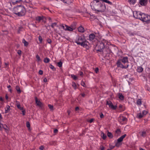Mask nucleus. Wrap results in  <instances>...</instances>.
<instances>
[{
  "mask_svg": "<svg viewBox=\"0 0 150 150\" xmlns=\"http://www.w3.org/2000/svg\"><path fill=\"white\" fill-rule=\"evenodd\" d=\"M120 129H117V130L116 131V132L118 134H119L120 133Z\"/></svg>",
  "mask_w": 150,
  "mask_h": 150,
  "instance_id": "46",
  "label": "nucleus"
},
{
  "mask_svg": "<svg viewBox=\"0 0 150 150\" xmlns=\"http://www.w3.org/2000/svg\"><path fill=\"white\" fill-rule=\"evenodd\" d=\"M16 89L19 93H20L21 92V91L20 88L18 86H16Z\"/></svg>",
  "mask_w": 150,
  "mask_h": 150,
  "instance_id": "28",
  "label": "nucleus"
},
{
  "mask_svg": "<svg viewBox=\"0 0 150 150\" xmlns=\"http://www.w3.org/2000/svg\"><path fill=\"white\" fill-rule=\"evenodd\" d=\"M11 88V86L10 85H8L7 86V88H8V91L10 92H12V90L10 88Z\"/></svg>",
  "mask_w": 150,
  "mask_h": 150,
  "instance_id": "43",
  "label": "nucleus"
},
{
  "mask_svg": "<svg viewBox=\"0 0 150 150\" xmlns=\"http://www.w3.org/2000/svg\"><path fill=\"white\" fill-rule=\"evenodd\" d=\"M93 119H91L89 121L91 123L93 122Z\"/></svg>",
  "mask_w": 150,
  "mask_h": 150,
  "instance_id": "63",
  "label": "nucleus"
},
{
  "mask_svg": "<svg viewBox=\"0 0 150 150\" xmlns=\"http://www.w3.org/2000/svg\"><path fill=\"white\" fill-rule=\"evenodd\" d=\"M127 1L130 4H134L136 3L137 0H127Z\"/></svg>",
  "mask_w": 150,
  "mask_h": 150,
  "instance_id": "17",
  "label": "nucleus"
},
{
  "mask_svg": "<svg viewBox=\"0 0 150 150\" xmlns=\"http://www.w3.org/2000/svg\"><path fill=\"white\" fill-rule=\"evenodd\" d=\"M114 147V146H112V145L110 146V148L111 149H113Z\"/></svg>",
  "mask_w": 150,
  "mask_h": 150,
  "instance_id": "60",
  "label": "nucleus"
},
{
  "mask_svg": "<svg viewBox=\"0 0 150 150\" xmlns=\"http://www.w3.org/2000/svg\"><path fill=\"white\" fill-rule=\"evenodd\" d=\"M48 107L50 110H53V107L52 105H49Z\"/></svg>",
  "mask_w": 150,
  "mask_h": 150,
  "instance_id": "41",
  "label": "nucleus"
},
{
  "mask_svg": "<svg viewBox=\"0 0 150 150\" xmlns=\"http://www.w3.org/2000/svg\"><path fill=\"white\" fill-rule=\"evenodd\" d=\"M58 66V67H60L62 66V63L61 62H60L57 63Z\"/></svg>",
  "mask_w": 150,
  "mask_h": 150,
  "instance_id": "38",
  "label": "nucleus"
},
{
  "mask_svg": "<svg viewBox=\"0 0 150 150\" xmlns=\"http://www.w3.org/2000/svg\"><path fill=\"white\" fill-rule=\"evenodd\" d=\"M9 65V63H5V65L6 67H7Z\"/></svg>",
  "mask_w": 150,
  "mask_h": 150,
  "instance_id": "54",
  "label": "nucleus"
},
{
  "mask_svg": "<svg viewBox=\"0 0 150 150\" xmlns=\"http://www.w3.org/2000/svg\"><path fill=\"white\" fill-rule=\"evenodd\" d=\"M43 17H41L40 16H38L36 18V20L38 21H40V20L42 19Z\"/></svg>",
  "mask_w": 150,
  "mask_h": 150,
  "instance_id": "33",
  "label": "nucleus"
},
{
  "mask_svg": "<svg viewBox=\"0 0 150 150\" xmlns=\"http://www.w3.org/2000/svg\"><path fill=\"white\" fill-rule=\"evenodd\" d=\"M0 128H3L7 132L8 131V128L6 125H3L2 124H0Z\"/></svg>",
  "mask_w": 150,
  "mask_h": 150,
  "instance_id": "9",
  "label": "nucleus"
},
{
  "mask_svg": "<svg viewBox=\"0 0 150 150\" xmlns=\"http://www.w3.org/2000/svg\"><path fill=\"white\" fill-rule=\"evenodd\" d=\"M61 28H63L65 30H67V25L65 24H62L60 26Z\"/></svg>",
  "mask_w": 150,
  "mask_h": 150,
  "instance_id": "15",
  "label": "nucleus"
},
{
  "mask_svg": "<svg viewBox=\"0 0 150 150\" xmlns=\"http://www.w3.org/2000/svg\"><path fill=\"white\" fill-rule=\"evenodd\" d=\"M38 39L40 43H42V39L41 37L40 36H39L38 37Z\"/></svg>",
  "mask_w": 150,
  "mask_h": 150,
  "instance_id": "42",
  "label": "nucleus"
},
{
  "mask_svg": "<svg viewBox=\"0 0 150 150\" xmlns=\"http://www.w3.org/2000/svg\"><path fill=\"white\" fill-rule=\"evenodd\" d=\"M92 5L98 9V11L103 12L105 11L106 7L104 4L101 3L98 0H94L92 2Z\"/></svg>",
  "mask_w": 150,
  "mask_h": 150,
  "instance_id": "1",
  "label": "nucleus"
},
{
  "mask_svg": "<svg viewBox=\"0 0 150 150\" xmlns=\"http://www.w3.org/2000/svg\"><path fill=\"white\" fill-rule=\"evenodd\" d=\"M72 86L73 87V88L75 89H76V85L75 82H72Z\"/></svg>",
  "mask_w": 150,
  "mask_h": 150,
  "instance_id": "37",
  "label": "nucleus"
},
{
  "mask_svg": "<svg viewBox=\"0 0 150 150\" xmlns=\"http://www.w3.org/2000/svg\"><path fill=\"white\" fill-rule=\"evenodd\" d=\"M104 117V115H103L102 114V113H101L100 115V117L101 118H103V117Z\"/></svg>",
  "mask_w": 150,
  "mask_h": 150,
  "instance_id": "59",
  "label": "nucleus"
},
{
  "mask_svg": "<svg viewBox=\"0 0 150 150\" xmlns=\"http://www.w3.org/2000/svg\"><path fill=\"white\" fill-rule=\"evenodd\" d=\"M47 42L50 44L52 42L51 40L50 39H48L47 40Z\"/></svg>",
  "mask_w": 150,
  "mask_h": 150,
  "instance_id": "47",
  "label": "nucleus"
},
{
  "mask_svg": "<svg viewBox=\"0 0 150 150\" xmlns=\"http://www.w3.org/2000/svg\"><path fill=\"white\" fill-rule=\"evenodd\" d=\"M142 115L143 116L146 115L147 113V112L146 110H144L142 112Z\"/></svg>",
  "mask_w": 150,
  "mask_h": 150,
  "instance_id": "35",
  "label": "nucleus"
},
{
  "mask_svg": "<svg viewBox=\"0 0 150 150\" xmlns=\"http://www.w3.org/2000/svg\"><path fill=\"white\" fill-rule=\"evenodd\" d=\"M150 70V69L149 68H148L146 69V71H147L148 72V73L150 74V71L149 72V71Z\"/></svg>",
  "mask_w": 150,
  "mask_h": 150,
  "instance_id": "50",
  "label": "nucleus"
},
{
  "mask_svg": "<svg viewBox=\"0 0 150 150\" xmlns=\"http://www.w3.org/2000/svg\"><path fill=\"white\" fill-rule=\"evenodd\" d=\"M79 74L81 76H82L83 75V73L82 72H81V71H80V72H79Z\"/></svg>",
  "mask_w": 150,
  "mask_h": 150,
  "instance_id": "62",
  "label": "nucleus"
},
{
  "mask_svg": "<svg viewBox=\"0 0 150 150\" xmlns=\"http://www.w3.org/2000/svg\"><path fill=\"white\" fill-rule=\"evenodd\" d=\"M22 114L23 115H24L25 114V109H23V110H22Z\"/></svg>",
  "mask_w": 150,
  "mask_h": 150,
  "instance_id": "45",
  "label": "nucleus"
},
{
  "mask_svg": "<svg viewBox=\"0 0 150 150\" xmlns=\"http://www.w3.org/2000/svg\"><path fill=\"white\" fill-rule=\"evenodd\" d=\"M95 71L96 73H97L98 71V68H96L95 69Z\"/></svg>",
  "mask_w": 150,
  "mask_h": 150,
  "instance_id": "55",
  "label": "nucleus"
},
{
  "mask_svg": "<svg viewBox=\"0 0 150 150\" xmlns=\"http://www.w3.org/2000/svg\"><path fill=\"white\" fill-rule=\"evenodd\" d=\"M16 102L17 103V104H16V105L17 107L20 110H23V107H21V106L20 104L18 102L16 101Z\"/></svg>",
  "mask_w": 150,
  "mask_h": 150,
  "instance_id": "16",
  "label": "nucleus"
},
{
  "mask_svg": "<svg viewBox=\"0 0 150 150\" xmlns=\"http://www.w3.org/2000/svg\"><path fill=\"white\" fill-rule=\"evenodd\" d=\"M140 20L143 22L148 23L150 21V16L147 14L142 13Z\"/></svg>",
  "mask_w": 150,
  "mask_h": 150,
  "instance_id": "4",
  "label": "nucleus"
},
{
  "mask_svg": "<svg viewBox=\"0 0 150 150\" xmlns=\"http://www.w3.org/2000/svg\"><path fill=\"white\" fill-rule=\"evenodd\" d=\"M78 30L80 32H83L84 31V28L81 26H80L78 28Z\"/></svg>",
  "mask_w": 150,
  "mask_h": 150,
  "instance_id": "19",
  "label": "nucleus"
},
{
  "mask_svg": "<svg viewBox=\"0 0 150 150\" xmlns=\"http://www.w3.org/2000/svg\"><path fill=\"white\" fill-rule=\"evenodd\" d=\"M143 117L142 113H140L137 115V117L139 118H141Z\"/></svg>",
  "mask_w": 150,
  "mask_h": 150,
  "instance_id": "27",
  "label": "nucleus"
},
{
  "mask_svg": "<svg viewBox=\"0 0 150 150\" xmlns=\"http://www.w3.org/2000/svg\"><path fill=\"white\" fill-rule=\"evenodd\" d=\"M63 1L64 3L69 4L72 2L73 0H63Z\"/></svg>",
  "mask_w": 150,
  "mask_h": 150,
  "instance_id": "20",
  "label": "nucleus"
},
{
  "mask_svg": "<svg viewBox=\"0 0 150 150\" xmlns=\"http://www.w3.org/2000/svg\"><path fill=\"white\" fill-rule=\"evenodd\" d=\"M43 81L45 82H46L47 81V79L46 78H44L43 79Z\"/></svg>",
  "mask_w": 150,
  "mask_h": 150,
  "instance_id": "53",
  "label": "nucleus"
},
{
  "mask_svg": "<svg viewBox=\"0 0 150 150\" xmlns=\"http://www.w3.org/2000/svg\"><path fill=\"white\" fill-rule=\"evenodd\" d=\"M145 134V132H142L141 135L142 136H144Z\"/></svg>",
  "mask_w": 150,
  "mask_h": 150,
  "instance_id": "52",
  "label": "nucleus"
},
{
  "mask_svg": "<svg viewBox=\"0 0 150 150\" xmlns=\"http://www.w3.org/2000/svg\"><path fill=\"white\" fill-rule=\"evenodd\" d=\"M37 61L38 62L41 61V59L38 54H37L36 56Z\"/></svg>",
  "mask_w": 150,
  "mask_h": 150,
  "instance_id": "24",
  "label": "nucleus"
},
{
  "mask_svg": "<svg viewBox=\"0 0 150 150\" xmlns=\"http://www.w3.org/2000/svg\"><path fill=\"white\" fill-rule=\"evenodd\" d=\"M89 39L90 40H92L95 38V35L94 34H91L89 35Z\"/></svg>",
  "mask_w": 150,
  "mask_h": 150,
  "instance_id": "21",
  "label": "nucleus"
},
{
  "mask_svg": "<svg viewBox=\"0 0 150 150\" xmlns=\"http://www.w3.org/2000/svg\"><path fill=\"white\" fill-rule=\"evenodd\" d=\"M50 68L51 69H52L53 70H54V66H53L52 65H50Z\"/></svg>",
  "mask_w": 150,
  "mask_h": 150,
  "instance_id": "51",
  "label": "nucleus"
},
{
  "mask_svg": "<svg viewBox=\"0 0 150 150\" xmlns=\"http://www.w3.org/2000/svg\"><path fill=\"white\" fill-rule=\"evenodd\" d=\"M122 144V143L119 142L117 141L115 143V146L117 147H119Z\"/></svg>",
  "mask_w": 150,
  "mask_h": 150,
  "instance_id": "26",
  "label": "nucleus"
},
{
  "mask_svg": "<svg viewBox=\"0 0 150 150\" xmlns=\"http://www.w3.org/2000/svg\"><path fill=\"white\" fill-rule=\"evenodd\" d=\"M137 104L138 105H141L142 103L141 100L140 99H138L137 101Z\"/></svg>",
  "mask_w": 150,
  "mask_h": 150,
  "instance_id": "32",
  "label": "nucleus"
},
{
  "mask_svg": "<svg viewBox=\"0 0 150 150\" xmlns=\"http://www.w3.org/2000/svg\"><path fill=\"white\" fill-rule=\"evenodd\" d=\"M39 74L40 75H42L43 74V72L41 70H40L39 72Z\"/></svg>",
  "mask_w": 150,
  "mask_h": 150,
  "instance_id": "49",
  "label": "nucleus"
},
{
  "mask_svg": "<svg viewBox=\"0 0 150 150\" xmlns=\"http://www.w3.org/2000/svg\"><path fill=\"white\" fill-rule=\"evenodd\" d=\"M0 101H3V99L1 97H0Z\"/></svg>",
  "mask_w": 150,
  "mask_h": 150,
  "instance_id": "64",
  "label": "nucleus"
},
{
  "mask_svg": "<svg viewBox=\"0 0 150 150\" xmlns=\"http://www.w3.org/2000/svg\"><path fill=\"white\" fill-rule=\"evenodd\" d=\"M26 126L28 128V129H30V124L29 122H26Z\"/></svg>",
  "mask_w": 150,
  "mask_h": 150,
  "instance_id": "36",
  "label": "nucleus"
},
{
  "mask_svg": "<svg viewBox=\"0 0 150 150\" xmlns=\"http://www.w3.org/2000/svg\"><path fill=\"white\" fill-rule=\"evenodd\" d=\"M81 85L83 86L84 87H86V85L85 84V83H84L83 81H82L81 83Z\"/></svg>",
  "mask_w": 150,
  "mask_h": 150,
  "instance_id": "44",
  "label": "nucleus"
},
{
  "mask_svg": "<svg viewBox=\"0 0 150 150\" xmlns=\"http://www.w3.org/2000/svg\"><path fill=\"white\" fill-rule=\"evenodd\" d=\"M35 99L37 105L40 107H41L42 105V103L39 100H38L37 97H35Z\"/></svg>",
  "mask_w": 150,
  "mask_h": 150,
  "instance_id": "8",
  "label": "nucleus"
},
{
  "mask_svg": "<svg viewBox=\"0 0 150 150\" xmlns=\"http://www.w3.org/2000/svg\"><path fill=\"white\" fill-rule=\"evenodd\" d=\"M100 148L101 150H104V147L103 146H100Z\"/></svg>",
  "mask_w": 150,
  "mask_h": 150,
  "instance_id": "56",
  "label": "nucleus"
},
{
  "mask_svg": "<svg viewBox=\"0 0 150 150\" xmlns=\"http://www.w3.org/2000/svg\"><path fill=\"white\" fill-rule=\"evenodd\" d=\"M56 25V23H54L52 24L51 26L52 28H53L54 26Z\"/></svg>",
  "mask_w": 150,
  "mask_h": 150,
  "instance_id": "48",
  "label": "nucleus"
},
{
  "mask_svg": "<svg viewBox=\"0 0 150 150\" xmlns=\"http://www.w3.org/2000/svg\"><path fill=\"white\" fill-rule=\"evenodd\" d=\"M106 104L108 105L109 108L113 110H115L117 108V105H114L110 101H107Z\"/></svg>",
  "mask_w": 150,
  "mask_h": 150,
  "instance_id": "6",
  "label": "nucleus"
},
{
  "mask_svg": "<svg viewBox=\"0 0 150 150\" xmlns=\"http://www.w3.org/2000/svg\"><path fill=\"white\" fill-rule=\"evenodd\" d=\"M5 112L7 113L9 112L10 110V107L9 105H7L5 108Z\"/></svg>",
  "mask_w": 150,
  "mask_h": 150,
  "instance_id": "14",
  "label": "nucleus"
},
{
  "mask_svg": "<svg viewBox=\"0 0 150 150\" xmlns=\"http://www.w3.org/2000/svg\"><path fill=\"white\" fill-rule=\"evenodd\" d=\"M100 45L102 46V48L100 49H99L98 50V51L100 52H101L102 51V49L104 47V45L103 43H101L100 44Z\"/></svg>",
  "mask_w": 150,
  "mask_h": 150,
  "instance_id": "34",
  "label": "nucleus"
},
{
  "mask_svg": "<svg viewBox=\"0 0 150 150\" xmlns=\"http://www.w3.org/2000/svg\"><path fill=\"white\" fill-rule=\"evenodd\" d=\"M44 148V147L43 146H41L40 147L39 149H40L42 150Z\"/></svg>",
  "mask_w": 150,
  "mask_h": 150,
  "instance_id": "57",
  "label": "nucleus"
},
{
  "mask_svg": "<svg viewBox=\"0 0 150 150\" xmlns=\"http://www.w3.org/2000/svg\"><path fill=\"white\" fill-rule=\"evenodd\" d=\"M142 13L140 11H134L133 12L134 16L136 18L140 19L141 18Z\"/></svg>",
  "mask_w": 150,
  "mask_h": 150,
  "instance_id": "5",
  "label": "nucleus"
},
{
  "mask_svg": "<svg viewBox=\"0 0 150 150\" xmlns=\"http://www.w3.org/2000/svg\"><path fill=\"white\" fill-rule=\"evenodd\" d=\"M108 136L110 138H112L113 135L112 133L110 132H108L107 133Z\"/></svg>",
  "mask_w": 150,
  "mask_h": 150,
  "instance_id": "29",
  "label": "nucleus"
},
{
  "mask_svg": "<svg viewBox=\"0 0 150 150\" xmlns=\"http://www.w3.org/2000/svg\"><path fill=\"white\" fill-rule=\"evenodd\" d=\"M21 0H13V3L17 4L19 3Z\"/></svg>",
  "mask_w": 150,
  "mask_h": 150,
  "instance_id": "31",
  "label": "nucleus"
},
{
  "mask_svg": "<svg viewBox=\"0 0 150 150\" xmlns=\"http://www.w3.org/2000/svg\"><path fill=\"white\" fill-rule=\"evenodd\" d=\"M118 96L119 98L121 100H123L124 99V96L121 93H119L118 94Z\"/></svg>",
  "mask_w": 150,
  "mask_h": 150,
  "instance_id": "22",
  "label": "nucleus"
},
{
  "mask_svg": "<svg viewBox=\"0 0 150 150\" xmlns=\"http://www.w3.org/2000/svg\"><path fill=\"white\" fill-rule=\"evenodd\" d=\"M21 51L18 50L17 53L18 54H19V55H20L21 54Z\"/></svg>",
  "mask_w": 150,
  "mask_h": 150,
  "instance_id": "58",
  "label": "nucleus"
},
{
  "mask_svg": "<svg viewBox=\"0 0 150 150\" xmlns=\"http://www.w3.org/2000/svg\"><path fill=\"white\" fill-rule=\"evenodd\" d=\"M71 77L74 79H75V80H76L77 79V77H76V76L74 75H73V74L71 75Z\"/></svg>",
  "mask_w": 150,
  "mask_h": 150,
  "instance_id": "39",
  "label": "nucleus"
},
{
  "mask_svg": "<svg viewBox=\"0 0 150 150\" xmlns=\"http://www.w3.org/2000/svg\"><path fill=\"white\" fill-rule=\"evenodd\" d=\"M126 136V134H125L124 135L121 136L118 139L117 141L121 143V142L122 141L123 139Z\"/></svg>",
  "mask_w": 150,
  "mask_h": 150,
  "instance_id": "11",
  "label": "nucleus"
},
{
  "mask_svg": "<svg viewBox=\"0 0 150 150\" xmlns=\"http://www.w3.org/2000/svg\"><path fill=\"white\" fill-rule=\"evenodd\" d=\"M143 71V69L141 67H137V71L139 72H141Z\"/></svg>",
  "mask_w": 150,
  "mask_h": 150,
  "instance_id": "23",
  "label": "nucleus"
},
{
  "mask_svg": "<svg viewBox=\"0 0 150 150\" xmlns=\"http://www.w3.org/2000/svg\"><path fill=\"white\" fill-rule=\"evenodd\" d=\"M121 60H118L117 62V67L122 68H126L128 67V65H127V66H124L121 63Z\"/></svg>",
  "mask_w": 150,
  "mask_h": 150,
  "instance_id": "7",
  "label": "nucleus"
},
{
  "mask_svg": "<svg viewBox=\"0 0 150 150\" xmlns=\"http://www.w3.org/2000/svg\"><path fill=\"white\" fill-rule=\"evenodd\" d=\"M75 28V27L72 26V25L70 26H69L67 25V30L69 31H73Z\"/></svg>",
  "mask_w": 150,
  "mask_h": 150,
  "instance_id": "10",
  "label": "nucleus"
},
{
  "mask_svg": "<svg viewBox=\"0 0 150 150\" xmlns=\"http://www.w3.org/2000/svg\"><path fill=\"white\" fill-rule=\"evenodd\" d=\"M121 61L124 64L128 62V58L127 57H124Z\"/></svg>",
  "mask_w": 150,
  "mask_h": 150,
  "instance_id": "13",
  "label": "nucleus"
},
{
  "mask_svg": "<svg viewBox=\"0 0 150 150\" xmlns=\"http://www.w3.org/2000/svg\"><path fill=\"white\" fill-rule=\"evenodd\" d=\"M50 61V59L47 58H45L44 60V62L45 63H48Z\"/></svg>",
  "mask_w": 150,
  "mask_h": 150,
  "instance_id": "30",
  "label": "nucleus"
},
{
  "mask_svg": "<svg viewBox=\"0 0 150 150\" xmlns=\"http://www.w3.org/2000/svg\"><path fill=\"white\" fill-rule=\"evenodd\" d=\"M75 42L83 47H86L87 45L85 38L83 35L77 36Z\"/></svg>",
  "mask_w": 150,
  "mask_h": 150,
  "instance_id": "3",
  "label": "nucleus"
},
{
  "mask_svg": "<svg viewBox=\"0 0 150 150\" xmlns=\"http://www.w3.org/2000/svg\"><path fill=\"white\" fill-rule=\"evenodd\" d=\"M22 42L23 43L24 46L25 47H27L28 45V42H27L24 39H23L22 40Z\"/></svg>",
  "mask_w": 150,
  "mask_h": 150,
  "instance_id": "18",
  "label": "nucleus"
},
{
  "mask_svg": "<svg viewBox=\"0 0 150 150\" xmlns=\"http://www.w3.org/2000/svg\"><path fill=\"white\" fill-rule=\"evenodd\" d=\"M13 13L18 16H22L25 15L26 11L24 7L21 6L15 7L13 10Z\"/></svg>",
  "mask_w": 150,
  "mask_h": 150,
  "instance_id": "2",
  "label": "nucleus"
},
{
  "mask_svg": "<svg viewBox=\"0 0 150 150\" xmlns=\"http://www.w3.org/2000/svg\"><path fill=\"white\" fill-rule=\"evenodd\" d=\"M58 131V130L57 129H55L54 130V132L55 133H57Z\"/></svg>",
  "mask_w": 150,
  "mask_h": 150,
  "instance_id": "61",
  "label": "nucleus"
},
{
  "mask_svg": "<svg viewBox=\"0 0 150 150\" xmlns=\"http://www.w3.org/2000/svg\"><path fill=\"white\" fill-rule=\"evenodd\" d=\"M147 1V0H139V3L141 5L144 6L146 4Z\"/></svg>",
  "mask_w": 150,
  "mask_h": 150,
  "instance_id": "12",
  "label": "nucleus"
},
{
  "mask_svg": "<svg viewBox=\"0 0 150 150\" xmlns=\"http://www.w3.org/2000/svg\"><path fill=\"white\" fill-rule=\"evenodd\" d=\"M120 119L123 121H125L126 120V118L124 117L121 116L120 117Z\"/></svg>",
  "mask_w": 150,
  "mask_h": 150,
  "instance_id": "40",
  "label": "nucleus"
},
{
  "mask_svg": "<svg viewBox=\"0 0 150 150\" xmlns=\"http://www.w3.org/2000/svg\"><path fill=\"white\" fill-rule=\"evenodd\" d=\"M101 137L103 139H105L107 137L106 135L103 132L101 133Z\"/></svg>",
  "mask_w": 150,
  "mask_h": 150,
  "instance_id": "25",
  "label": "nucleus"
}]
</instances>
